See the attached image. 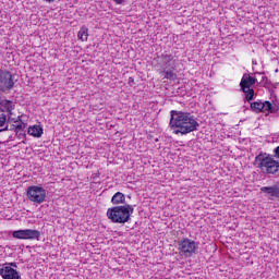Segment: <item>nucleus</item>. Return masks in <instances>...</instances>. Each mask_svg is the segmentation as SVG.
Listing matches in <instances>:
<instances>
[{
  "mask_svg": "<svg viewBox=\"0 0 279 279\" xmlns=\"http://www.w3.org/2000/svg\"><path fill=\"white\" fill-rule=\"evenodd\" d=\"M170 117L169 126L173 134L184 136L199 130V122H197L195 116L191 114V112L172 110L170 111Z\"/></svg>",
  "mask_w": 279,
  "mask_h": 279,
  "instance_id": "1",
  "label": "nucleus"
},
{
  "mask_svg": "<svg viewBox=\"0 0 279 279\" xmlns=\"http://www.w3.org/2000/svg\"><path fill=\"white\" fill-rule=\"evenodd\" d=\"M157 66L162 70L161 73H163L165 80H170L171 82L178 80V74L175 73L178 57L163 52L157 59Z\"/></svg>",
  "mask_w": 279,
  "mask_h": 279,
  "instance_id": "2",
  "label": "nucleus"
},
{
  "mask_svg": "<svg viewBox=\"0 0 279 279\" xmlns=\"http://www.w3.org/2000/svg\"><path fill=\"white\" fill-rule=\"evenodd\" d=\"M132 215H134V206L130 204L114 206L107 210V219L111 223H128Z\"/></svg>",
  "mask_w": 279,
  "mask_h": 279,
  "instance_id": "3",
  "label": "nucleus"
},
{
  "mask_svg": "<svg viewBox=\"0 0 279 279\" xmlns=\"http://www.w3.org/2000/svg\"><path fill=\"white\" fill-rule=\"evenodd\" d=\"M254 165L269 175H276L279 171V161L274 158V155L267 153H259L255 157Z\"/></svg>",
  "mask_w": 279,
  "mask_h": 279,
  "instance_id": "4",
  "label": "nucleus"
},
{
  "mask_svg": "<svg viewBox=\"0 0 279 279\" xmlns=\"http://www.w3.org/2000/svg\"><path fill=\"white\" fill-rule=\"evenodd\" d=\"M178 245L179 254L180 256H184V258H191V256H193V254H196L197 250H199V243L189 238H184L179 241Z\"/></svg>",
  "mask_w": 279,
  "mask_h": 279,
  "instance_id": "5",
  "label": "nucleus"
},
{
  "mask_svg": "<svg viewBox=\"0 0 279 279\" xmlns=\"http://www.w3.org/2000/svg\"><path fill=\"white\" fill-rule=\"evenodd\" d=\"M26 197L33 204H45L47 202V190L38 185L28 186Z\"/></svg>",
  "mask_w": 279,
  "mask_h": 279,
  "instance_id": "6",
  "label": "nucleus"
},
{
  "mask_svg": "<svg viewBox=\"0 0 279 279\" xmlns=\"http://www.w3.org/2000/svg\"><path fill=\"white\" fill-rule=\"evenodd\" d=\"M19 266L16 263H4L0 265V276L2 279H21V274L15 270Z\"/></svg>",
  "mask_w": 279,
  "mask_h": 279,
  "instance_id": "7",
  "label": "nucleus"
},
{
  "mask_svg": "<svg viewBox=\"0 0 279 279\" xmlns=\"http://www.w3.org/2000/svg\"><path fill=\"white\" fill-rule=\"evenodd\" d=\"M13 239H20L23 241H39L40 240V231L36 229H22L13 231Z\"/></svg>",
  "mask_w": 279,
  "mask_h": 279,
  "instance_id": "8",
  "label": "nucleus"
},
{
  "mask_svg": "<svg viewBox=\"0 0 279 279\" xmlns=\"http://www.w3.org/2000/svg\"><path fill=\"white\" fill-rule=\"evenodd\" d=\"M14 88V78L8 70H0V90H12Z\"/></svg>",
  "mask_w": 279,
  "mask_h": 279,
  "instance_id": "9",
  "label": "nucleus"
},
{
  "mask_svg": "<svg viewBox=\"0 0 279 279\" xmlns=\"http://www.w3.org/2000/svg\"><path fill=\"white\" fill-rule=\"evenodd\" d=\"M251 110L252 112H256V114L260 112H270L274 113V105H271L269 101H264L263 100H256L254 102H251Z\"/></svg>",
  "mask_w": 279,
  "mask_h": 279,
  "instance_id": "10",
  "label": "nucleus"
},
{
  "mask_svg": "<svg viewBox=\"0 0 279 279\" xmlns=\"http://www.w3.org/2000/svg\"><path fill=\"white\" fill-rule=\"evenodd\" d=\"M260 193H264L265 197L274 202V199H277L279 202V185H272V186H262Z\"/></svg>",
  "mask_w": 279,
  "mask_h": 279,
  "instance_id": "11",
  "label": "nucleus"
},
{
  "mask_svg": "<svg viewBox=\"0 0 279 279\" xmlns=\"http://www.w3.org/2000/svg\"><path fill=\"white\" fill-rule=\"evenodd\" d=\"M256 82H257L256 77L245 73V74H243V76L241 78L240 88H241V90L252 88V86H254V84H256Z\"/></svg>",
  "mask_w": 279,
  "mask_h": 279,
  "instance_id": "12",
  "label": "nucleus"
},
{
  "mask_svg": "<svg viewBox=\"0 0 279 279\" xmlns=\"http://www.w3.org/2000/svg\"><path fill=\"white\" fill-rule=\"evenodd\" d=\"M9 123H14L13 124V130L19 134V132H23L27 128V123L21 121V116L17 118H13L12 116H9L8 118Z\"/></svg>",
  "mask_w": 279,
  "mask_h": 279,
  "instance_id": "13",
  "label": "nucleus"
},
{
  "mask_svg": "<svg viewBox=\"0 0 279 279\" xmlns=\"http://www.w3.org/2000/svg\"><path fill=\"white\" fill-rule=\"evenodd\" d=\"M0 106L5 110L4 112L8 119L12 117V111L14 110V102H12V100L0 98Z\"/></svg>",
  "mask_w": 279,
  "mask_h": 279,
  "instance_id": "14",
  "label": "nucleus"
},
{
  "mask_svg": "<svg viewBox=\"0 0 279 279\" xmlns=\"http://www.w3.org/2000/svg\"><path fill=\"white\" fill-rule=\"evenodd\" d=\"M8 114L5 113V110L0 109V132H8Z\"/></svg>",
  "mask_w": 279,
  "mask_h": 279,
  "instance_id": "15",
  "label": "nucleus"
},
{
  "mask_svg": "<svg viewBox=\"0 0 279 279\" xmlns=\"http://www.w3.org/2000/svg\"><path fill=\"white\" fill-rule=\"evenodd\" d=\"M27 133L29 134V136H34L35 138H40V136H43L44 130H43V126L35 124L28 128Z\"/></svg>",
  "mask_w": 279,
  "mask_h": 279,
  "instance_id": "16",
  "label": "nucleus"
},
{
  "mask_svg": "<svg viewBox=\"0 0 279 279\" xmlns=\"http://www.w3.org/2000/svg\"><path fill=\"white\" fill-rule=\"evenodd\" d=\"M111 204H113V206H119V204H125V194H123L121 192H117L111 197Z\"/></svg>",
  "mask_w": 279,
  "mask_h": 279,
  "instance_id": "17",
  "label": "nucleus"
},
{
  "mask_svg": "<svg viewBox=\"0 0 279 279\" xmlns=\"http://www.w3.org/2000/svg\"><path fill=\"white\" fill-rule=\"evenodd\" d=\"M77 38L82 40V43H86V40H88V27L82 26L78 31Z\"/></svg>",
  "mask_w": 279,
  "mask_h": 279,
  "instance_id": "18",
  "label": "nucleus"
},
{
  "mask_svg": "<svg viewBox=\"0 0 279 279\" xmlns=\"http://www.w3.org/2000/svg\"><path fill=\"white\" fill-rule=\"evenodd\" d=\"M241 90L244 93L246 101H252V99H254V88L247 87L246 89Z\"/></svg>",
  "mask_w": 279,
  "mask_h": 279,
  "instance_id": "19",
  "label": "nucleus"
},
{
  "mask_svg": "<svg viewBox=\"0 0 279 279\" xmlns=\"http://www.w3.org/2000/svg\"><path fill=\"white\" fill-rule=\"evenodd\" d=\"M113 3H117V5H123L125 3V0H112Z\"/></svg>",
  "mask_w": 279,
  "mask_h": 279,
  "instance_id": "20",
  "label": "nucleus"
},
{
  "mask_svg": "<svg viewBox=\"0 0 279 279\" xmlns=\"http://www.w3.org/2000/svg\"><path fill=\"white\" fill-rule=\"evenodd\" d=\"M26 136H27V134H25V133L17 134V138H25Z\"/></svg>",
  "mask_w": 279,
  "mask_h": 279,
  "instance_id": "21",
  "label": "nucleus"
},
{
  "mask_svg": "<svg viewBox=\"0 0 279 279\" xmlns=\"http://www.w3.org/2000/svg\"><path fill=\"white\" fill-rule=\"evenodd\" d=\"M129 84H134V78L133 77H129Z\"/></svg>",
  "mask_w": 279,
  "mask_h": 279,
  "instance_id": "22",
  "label": "nucleus"
},
{
  "mask_svg": "<svg viewBox=\"0 0 279 279\" xmlns=\"http://www.w3.org/2000/svg\"><path fill=\"white\" fill-rule=\"evenodd\" d=\"M45 1H47V3H53V1L56 0H45Z\"/></svg>",
  "mask_w": 279,
  "mask_h": 279,
  "instance_id": "23",
  "label": "nucleus"
},
{
  "mask_svg": "<svg viewBox=\"0 0 279 279\" xmlns=\"http://www.w3.org/2000/svg\"><path fill=\"white\" fill-rule=\"evenodd\" d=\"M262 80H263V82H265V80H266V82H267V76H262Z\"/></svg>",
  "mask_w": 279,
  "mask_h": 279,
  "instance_id": "24",
  "label": "nucleus"
},
{
  "mask_svg": "<svg viewBox=\"0 0 279 279\" xmlns=\"http://www.w3.org/2000/svg\"><path fill=\"white\" fill-rule=\"evenodd\" d=\"M22 143H23V145H25L26 142H25V141H22Z\"/></svg>",
  "mask_w": 279,
  "mask_h": 279,
  "instance_id": "25",
  "label": "nucleus"
},
{
  "mask_svg": "<svg viewBox=\"0 0 279 279\" xmlns=\"http://www.w3.org/2000/svg\"><path fill=\"white\" fill-rule=\"evenodd\" d=\"M155 142L158 143V138H156Z\"/></svg>",
  "mask_w": 279,
  "mask_h": 279,
  "instance_id": "26",
  "label": "nucleus"
}]
</instances>
